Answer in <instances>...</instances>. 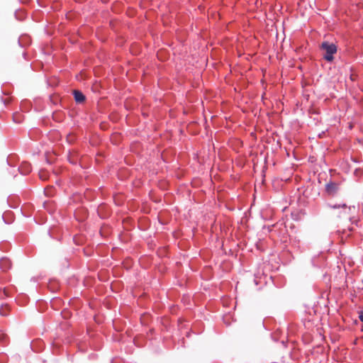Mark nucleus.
<instances>
[{
  "mask_svg": "<svg viewBox=\"0 0 363 363\" xmlns=\"http://www.w3.org/2000/svg\"><path fill=\"white\" fill-rule=\"evenodd\" d=\"M321 48L325 51L324 59L328 62L332 61L333 60V55L337 52L336 45L334 43L325 41L321 44Z\"/></svg>",
  "mask_w": 363,
  "mask_h": 363,
  "instance_id": "obj_1",
  "label": "nucleus"
},
{
  "mask_svg": "<svg viewBox=\"0 0 363 363\" xmlns=\"http://www.w3.org/2000/svg\"><path fill=\"white\" fill-rule=\"evenodd\" d=\"M340 190V184L334 182H330L325 185L326 193L329 196L336 195Z\"/></svg>",
  "mask_w": 363,
  "mask_h": 363,
  "instance_id": "obj_2",
  "label": "nucleus"
},
{
  "mask_svg": "<svg viewBox=\"0 0 363 363\" xmlns=\"http://www.w3.org/2000/svg\"><path fill=\"white\" fill-rule=\"evenodd\" d=\"M11 267V262L7 257H2L0 259V268L3 271H6Z\"/></svg>",
  "mask_w": 363,
  "mask_h": 363,
  "instance_id": "obj_3",
  "label": "nucleus"
},
{
  "mask_svg": "<svg viewBox=\"0 0 363 363\" xmlns=\"http://www.w3.org/2000/svg\"><path fill=\"white\" fill-rule=\"evenodd\" d=\"M73 94L76 102L82 103L85 101V96L80 91L74 90Z\"/></svg>",
  "mask_w": 363,
  "mask_h": 363,
  "instance_id": "obj_4",
  "label": "nucleus"
},
{
  "mask_svg": "<svg viewBox=\"0 0 363 363\" xmlns=\"http://www.w3.org/2000/svg\"><path fill=\"white\" fill-rule=\"evenodd\" d=\"M39 177L42 180H46L48 179V174L45 171H40L39 172Z\"/></svg>",
  "mask_w": 363,
  "mask_h": 363,
  "instance_id": "obj_5",
  "label": "nucleus"
},
{
  "mask_svg": "<svg viewBox=\"0 0 363 363\" xmlns=\"http://www.w3.org/2000/svg\"><path fill=\"white\" fill-rule=\"evenodd\" d=\"M6 338V335L4 333H0V343L2 342Z\"/></svg>",
  "mask_w": 363,
  "mask_h": 363,
  "instance_id": "obj_6",
  "label": "nucleus"
},
{
  "mask_svg": "<svg viewBox=\"0 0 363 363\" xmlns=\"http://www.w3.org/2000/svg\"><path fill=\"white\" fill-rule=\"evenodd\" d=\"M4 309H7V307H5V308L2 307L1 308H0V314H1L2 315H6V313L4 311Z\"/></svg>",
  "mask_w": 363,
  "mask_h": 363,
  "instance_id": "obj_7",
  "label": "nucleus"
},
{
  "mask_svg": "<svg viewBox=\"0 0 363 363\" xmlns=\"http://www.w3.org/2000/svg\"><path fill=\"white\" fill-rule=\"evenodd\" d=\"M359 320L363 322V311H362L359 315Z\"/></svg>",
  "mask_w": 363,
  "mask_h": 363,
  "instance_id": "obj_8",
  "label": "nucleus"
}]
</instances>
